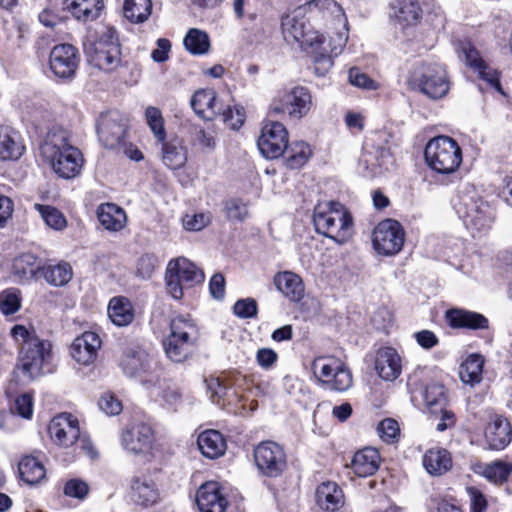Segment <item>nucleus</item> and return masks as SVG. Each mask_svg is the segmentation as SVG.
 Wrapping results in <instances>:
<instances>
[{"label": "nucleus", "instance_id": "nucleus-5", "mask_svg": "<svg viewBox=\"0 0 512 512\" xmlns=\"http://www.w3.org/2000/svg\"><path fill=\"white\" fill-rule=\"evenodd\" d=\"M313 224L318 234L338 244L346 243L353 234V218L339 202L317 204L313 211Z\"/></svg>", "mask_w": 512, "mask_h": 512}, {"label": "nucleus", "instance_id": "nucleus-44", "mask_svg": "<svg viewBox=\"0 0 512 512\" xmlns=\"http://www.w3.org/2000/svg\"><path fill=\"white\" fill-rule=\"evenodd\" d=\"M285 151L287 153L286 166L290 169L302 167L312 154L310 146L304 141L292 142L290 145L287 144Z\"/></svg>", "mask_w": 512, "mask_h": 512}, {"label": "nucleus", "instance_id": "nucleus-11", "mask_svg": "<svg viewBox=\"0 0 512 512\" xmlns=\"http://www.w3.org/2000/svg\"><path fill=\"white\" fill-rule=\"evenodd\" d=\"M456 212L467 229L472 232L488 230L495 219L494 209L487 201L472 196L460 198Z\"/></svg>", "mask_w": 512, "mask_h": 512}, {"label": "nucleus", "instance_id": "nucleus-43", "mask_svg": "<svg viewBox=\"0 0 512 512\" xmlns=\"http://www.w3.org/2000/svg\"><path fill=\"white\" fill-rule=\"evenodd\" d=\"M392 9L394 16L406 24L416 22L421 15V8L417 0H394Z\"/></svg>", "mask_w": 512, "mask_h": 512}, {"label": "nucleus", "instance_id": "nucleus-39", "mask_svg": "<svg viewBox=\"0 0 512 512\" xmlns=\"http://www.w3.org/2000/svg\"><path fill=\"white\" fill-rule=\"evenodd\" d=\"M484 358L479 354L469 355L461 364L459 376L463 383L474 386L481 382Z\"/></svg>", "mask_w": 512, "mask_h": 512}, {"label": "nucleus", "instance_id": "nucleus-57", "mask_svg": "<svg viewBox=\"0 0 512 512\" xmlns=\"http://www.w3.org/2000/svg\"><path fill=\"white\" fill-rule=\"evenodd\" d=\"M89 491V486L86 482L80 479H71L66 482L64 486V494L69 497L84 499Z\"/></svg>", "mask_w": 512, "mask_h": 512}, {"label": "nucleus", "instance_id": "nucleus-15", "mask_svg": "<svg viewBox=\"0 0 512 512\" xmlns=\"http://www.w3.org/2000/svg\"><path fill=\"white\" fill-rule=\"evenodd\" d=\"M255 464L261 474L278 477L286 469V454L282 446L273 441H263L254 449Z\"/></svg>", "mask_w": 512, "mask_h": 512}, {"label": "nucleus", "instance_id": "nucleus-49", "mask_svg": "<svg viewBox=\"0 0 512 512\" xmlns=\"http://www.w3.org/2000/svg\"><path fill=\"white\" fill-rule=\"evenodd\" d=\"M512 472V466L502 461H495L486 465L483 475L491 482L502 484L506 482Z\"/></svg>", "mask_w": 512, "mask_h": 512}, {"label": "nucleus", "instance_id": "nucleus-1", "mask_svg": "<svg viewBox=\"0 0 512 512\" xmlns=\"http://www.w3.org/2000/svg\"><path fill=\"white\" fill-rule=\"evenodd\" d=\"M310 20L346 24L342 7L335 0H310L299 7L293 15L282 19V33L287 43H296L314 54L315 72L324 75L333 65L332 56L341 53L347 41L345 33H338L336 39L326 40Z\"/></svg>", "mask_w": 512, "mask_h": 512}, {"label": "nucleus", "instance_id": "nucleus-26", "mask_svg": "<svg viewBox=\"0 0 512 512\" xmlns=\"http://www.w3.org/2000/svg\"><path fill=\"white\" fill-rule=\"evenodd\" d=\"M222 103L213 89H200L191 98L194 112L205 120H213L221 112Z\"/></svg>", "mask_w": 512, "mask_h": 512}, {"label": "nucleus", "instance_id": "nucleus-32", "mask_svg": "<svg viewBox=\"0 0 512 512\" xmlns=\"http://www.w3.org/2000/svg\"><path fill=\"white\" fill-rule=\"evenodd\" d=\"M422 463L431 476H441L452 468V457L444 448H431L423 455Z\"/></svg>", "mask_w": 512, "mask_h": 512}, {"label": "nucleus", "instance_id": "nucleus-19", "mask_svg": "<svg viewBox=\"0 0 512 512\" xmlns=\"http://www.w3.org/2000/svg\"><path fill=\"white\" fill-rule=\"evenodd\" d=\"M287 143L288 132L285 126L278 121H272L262 128L258 148L264 157L275 159L283 155Z\"/></svg>", "mask_w": 512, "mask_h": 512}, {"label": "nucleus", "instance_id": "nucleus-10", "mask_svg": "<svg viewBox=\"0 0 512 512\" xmlns=\"http://www.w3.org/2000/svg\"><path fill=\"white\" fill-rule=\"evenodd\" d=\"M204 280V274L186 258L170 260L165 273L166 290L176 300L183 297L184 288Z\"/></svg>", "mask_w": 512, "mask_h": 512}, {"label": "nucleus", "instance_id": "nucleus-58", "mask_svg": "<svg viewBox=\"0 0 512 512\" xmlns=\"http://www.w3.org/2000/svg\"><path fill=\"white\" fill-rule=\"evenodd\" d=\"M99 408L107 415H117L122 411V404L113 394L105 393L98 402Z\"/></svg>", "mask_w": 512, "mask_h": 512}, {"label": "nucleus", "instance_id": "nucleus-50", "mask_svg": "<svg viewBox=\"0 0 512 512\" xmlns=\"http://www.w3.org/2000/svg\"><path fill=\"white\" fill-rule=\"evenodd\" d=\"M21 307V299L18 290L6 289L0 292V311L4 315H12Z\"/></svg>", "mask_w": 512, "mask_h": 512}, {"label": "nucleus", "instance_id": "nucleus-6", "mask_svg": "<svg viewBox=\"0 0 512 512\" xmlns=\"http://www.w3.org/2000/svg\"><path fill=\"white\" fill-rule=\"evenodd\" d=\"M88 62L99 70L114 71L121 63V50L114 28H107L97 39L83 44Z\"/></svg>", "mask_w": 512, "mask_h": 512}, {"label": "nucleus", "instance_id": "nucleus-7", "mask_svg": "<svg viewBox=\"0 0 512 512\" xmlns=\"http://www.w3.org/2000/svg\"><path fill=\"white\" fill-rule=\"evenodd\" d=\"M427 166L439 174H452L462 163V150L448 136H437L429 140L424 151Z\"/></svg>", "mask_w": 512, "mask_h": 512}, {"label": "nucleus", "instance_id": "nucleus-22", "mask_svg": "<svg viewBox=\"0 0 512 512\" xmlns=\"http://www.w3.org/2000/svg\"><path fill=\"white\" fill-rule=\"evenodd\" d=\"M196 503L200 512H225L228 500L218 482L202 484L196 493Z\"/></svg>", "mask_w": 512, "mask_h": 512}, {"label": "nucleus", "instance_id": "nucleus-40", "mask_svg": "<svg viewBox=\"0 0 512 512\" xmlns=\"http://www.w3.org/2000/svg\"><path fill=\"white\" fill-rule=\"evenodd\" d=\"M21 479L29 485L39 483L45 478L46 470L36 457L25 456L18 464Z\"/></svg>", "mask_w": 512, "mask_h": 512}, {"label": "nucleus", "instance_id": "nucleus-61", "mask_svg": "<svg viewBox=\"0 0 512 512\" xmlns=\"http://www.w3.org/2000/svg\"><path fill=\"white\" fill-rule=\"evenodd\" d=\"M277 360L278 354L271 348H261L256 352V362L262 369H271Z\"/></svg>", "mask_w": 512, "mask_h": 512}, {"label": "nucleus", "instance_id": "nucleus-51", "mask_svg": "<svg viewBox=\"0 0 512 512\" xmlns=\"http://www.w3.org/2000/svg\"><path fill=\"white\" fill-rule=\"evenodd\" d=\"M377 432L384 442L392 443L400 435L399 424L392 418H386L378 424Z\"/></svg>", "mask_w": 512, "mask_h": 512}, {"label": "nucleus", "instance_id": "nucleus-42", "mask_svg": "<svg viewBox=\"0 0 512 512\" xmlns=\"http://www.w3.org/2000/svg\"><path fill=\"white\" fill-rule=\"evenodd\" d=\"M183 44L192 55H204L210 49V38L205 31L191 28L184 37Z\"/></svg>", "mask_w": 512, "mask_h": 512}, {"label": "nucleus", "instance_id": "nucleus-28", "mask_svg": "<svg viewBox=\"0 0 512 512\" xmlns=\"http://www.w3.org/2000/svg\"><path fill=\"white\" fill-rule=\"evenodd\" d=\"M316 501L321 509L330 512L344 507L345 496L337 483L327 481L317 487Z\"/></svg>", "mask_w": 512, "mask_h": 512}, {"label": "nucleus", "instance_id": "nucleus-47", "mask_svg": "<svg viewBox=\"0 0 512 512\" xmlns=\"http://www.w3.org/2000/svg\"><path fill=\"white\" fill-rule=\"evenodd\" d=\"M34 209L40 214L45 224L56 231H61L67 226V219L63 213L50 205L35 203Z\"/></svg>", "mask_w": 512, "mask_h": 512}, {"label": "nucleus", "instance_id": "nucleus-24", "mask_svg": "<svg viewBox=\"0 0 512 512\" xmlns=\"http://www.w3.org/2000/svg\"><path fill=\"white\" fill-rule=\"evenodd\" d=\"M401 358L392 347H383L377 351L375 370L385 381H393L401 374Z\"/></svg>", "mask_w": 512, "mask_h": 512}, {"label": "nucleus", "instance_id": "nucleus-64", "mask_svg": "<svg viewBox=\"0 0 512 512\" xmlns=\"http://www.w3.org/2000/svg\"><path fill=\"white\" fill-rule=\"evenodd\" d=\"M468 493L471 500V512H484L487 508V500L483 493L476 488H469Z\"/></svg>", "mask_w": 512, "mask_h": 512}, {"label": "nucleus", "instance_id": "nucleus-30", "mask_svg": "<svg viewBox=\"0 0 512 512\" xmlns=\"http://www.w3.org/2000/svg\"><path fill=\"white\" fill-rule=\"evenodd\" d=\"M24 150L19 132L9 126H0V159L17 160Z\"/></svg>", "mask_w": 512, "mask_h": 512}, {"label": "nucleus", "instance_id": "nucleus-4", "mask_svg": "<svg viewBox=\"0 0 512 512\" xmlns=\"http://www.w3.org/2000/svg\"><path fill=\"white\" fill-rule=\"evenodd\" d=\"M170 333L163 340L166 356L175 363L189 359L198 346L199 328L190 314H176L170 320Z\"/></svg>", "mask_w": 512, "mask_h": 512}, {"label": "nucleus", "instance_id": "nucleus-27", "mask_svg": "<svg viewBox=\"0 0 512 512\" xmlns=\"http://www.w3.org/2000/svg\"><path fill=\"white\" fill-rule=\"evenodd\" d=\"M512 429L508 420L502 416H494L485 430V439L489 449L502 450L511 441Z\"/></svg>", "mask_w": 512, "mask_h": 512}, {"label": "nucleus", "instance_id": "nucleus-37", "mask_svg": "<svg viewBox=\"0 0 512 512\" xmlns=\"http://www.w3.org/2000/svg\"><path fill=\"white\" fill-rule=\"evenodd\" d=\"M162 143V160L170 169H180L187 162V148L179 138H173Z\"/></svg>", "mask_w": 512, "mask_h": 512}, {"label": "nucleus", "instance_id": "nucleus-48", "mask_svg": "<svg viewBox=\"0 0 512 512\" xmlns=\"http://www.w3.org/2000/svg\"><path fill=\"white\" fill-rule=\"evenodd\" d=\"M145 119L156 140L163 142L166 138V130L160 109L148 106L145 110Z\"/></svg>", "mask_w": 512, "mask_h": 512}, {"label": "nucleus", "instance_id": "nucleus-36", "mask_svg": "<svg viewBox=\"0 0 512 512\" xmlns=\"http://www.w3.org/2000/svg\"><path fill=\"white\" fill-rule=\"evenodd\" d=\"M466 64L477 69L481 78L486 80L491 87L501 92V84L496 72L488 70L484 61L481 59L479 52L470 44L466 43L462 46Z\"/></svg>", "mask_w": 512, "mask_h": 512}, {"label": "nucleus", "instance_id": "nucleus-16", "mask_svg": "<svg viewBox=\"0 0 512 512\" xmlns=\"http://www.w3.org/2000/svg\"><path fill=\"white\" fill-rule=\"evenodd\" d=\"M96 129L103 146L114 149L124 143L127 119L119 111H109L100 115Z\"/></svg>", "mask_w": 512, "mask_h": 512}, {"label": "nucleus", "instance_id": "nucleus-29", "mask_svg": "<svg viewBox=\"0 0 512 512\" xmlns=\"http://www.w3.org/2000/svg\"><path fill=\"white\" fill-rule=\"evenodd\" d=\"M63 10L82 22L96 20L103 9V0H62Z\"/></svg>", "mask_w": 512, "mask_h": 512}, {"label": "nucleus", "instance_id": "nucleus-9", "mask_svg": "<svg viewBox=\"0 0 512 512\" xmlns=\"http://www.w3.org/2000/svg\"><path fill=\"white\" fill-rule=\"evenodd\" d=\"M311 369L326 389L345 392L352 387V372L341 359L335 356L316 357L312 361Z\"/></svg>", "mask_w": 512, "mask_h": 512}, {"label": "nucleus", "instance_id": "nucleus-38", "mask_svg": "<svg viewBox=\"0 0 512 512\" xmlns=\"http://www.w3.org/2000/svg\"><path fill=\"white\" fill-rule=\"evenodd\" d=\"M97 216L101 225L109 231H119L126 223L125 211L113 203L100 205Z\"/></svg>", "mask_w": 512, "mask_h": 512}, {"label": "nucleus", "instance_id": "nucleus-23", "mask_svg": "<svg viewBox=\"0 0 512 512\" xmlns=\"http://www.w3.org/2000/svg\"><path fill=\"white\" fill-rule=\"evenodd\" d=\"M100 346L101 340L98 334L86 331L73 341L70 354L79 364L89 365L96 359Z\"/></svg>", "mask_w": 512, "mask_h": 512}, {"label": "nucleus", "instance_id": "nucleus-18", "mask_svg": "<svg viewBox=\"0 0 512 512\" xmlns=\"http://www.w3.org/2000/svg\"><path fill=\"white\" fill-rule=\"evenodd\" d=\"M157 471H146L135 474L130 480V497L142 507L156 504L160 499L159 485L155 476Z\"/></svg>", "mask_w": 512, "mask_h": 512}, {"label": "nucleus", "instance_id": "nucleus-33", "mask_svg": "<svg viewBox=\"0 0 512 512\" xmlns=\"http://www.w3.org/2000/svg\"><path fill=\"white\" fill-rule=\"evenodd\" d=\"M107 312L112 323L119 327H125L131 324L135 316L131 301L124 296L111 298Z\"/></svg>", "mask_w": 512, "mask_h": 512}, {"label": "nucleus", "instance_id": "nucleus-60", "mask_svg": "<svg viewBox=\"0 0 512 512\" xmlns=\"http://www.w3.org/2000/svg\"><path fill=\"white\" fill-rule=\"evenodd\" d=\"M349 82L357 87L366 89H375V82L366 74L362 73L358 68H351L348 74Z\"/></svg>", "mask_w": 512, "mask_h": 512}, {"label": "nucleus", "instance_id": "nucleus-63", "mask_svg": "<svg viewBox=\"0 0 512 512\" xmlns=\"http://www.w3.org/2000/svg\"><path fill=\"white\" fill-rule=\"evenodd\" d=\"M156 44L157 48L152 51L151 58L157 63H163L169 58L171 42L166 38H159Z\"/></svg>", "mask_w": 512, "mask_h": 512}, {"label": "nucleus", "instance_id": "nucleus-55", "mask_svg": "<svg viewBox=\"0 0 512 512\" xmlns=\"http://www.w3.org/2000/svg\"><path fill=\"white\" fill-rule=\"evenodd\" d=\"M211 219L210 213L187 214L183 217V226L187 230L199 231L205 228L211 222Z\"/></svg>", "mask_w": 512, "mask_h": 512}, {"label": "nucleus", "instance_id": "nucleus-14", "mask_svg": "<svg viewBox=\"0 0 512 512\" xmlns=\"http://www.w3.org/2000/svg\"><path fill=\"white\" fill-rule=\"evenodd\" d=\"M310 91L303 86H296L286 92L280 99L274 100L270 107L273 114H287L291 119L305 117L312 107Z\"/></svg>", "mask_w": 512, "mask_h": 512}, {"label": "nucleus", "instance_id": "nucleus-59", "mask_svg": "<svg viewBox=\"0 0 512 512\" xmlns=\"http://www.w3.org/2000/svg\"><path fill=\"white\" fill-rule=\"evenodd\" d=\"M12 411L23 418L30 419L33 413L32 397L29 394H22L15 399Z\"/></svg>", "mask_w": 512, "mask_h": 512}, {"label": "nucleus", "instance_id": "nucleus-45", "mask_svg": "<svg viewBox=\"0 0 512 512\" xmlns=\"http://www.w3.org/2000/svg\"><path fill=\"white\" fill-rule=\"evenodd\" d=\"M152 10L151 0H125L124 16L133 23H142L148 19Z\"/></svg>", "mask_w": 512, "mask_h": 512}, {"label": "nucleus", "instance_id": "nucleus-52", "mask_svg": "<svg viewBox=\"0 0 512 512\" xmlns=\"http://www.w3.org/2000/svg\"><path fill=\"white\" fill-rule=\"evenodd\" d=\"M219 115H221L223 121L234 130L239 129L245 120V112L242 108L224 107L223 104L221 105Z\"/></svg>", "mask_w": 512, "mask_h": 512}, {"label": "nucleus", "instance_id": "nucleus-41", "mask_svg": "<svg viewBox=\"0 0 512 512\" xmlns=\"http://www.w3.org/2000/svg\"><path fill=\"white\" fill-rule=\"evenodd\" d=\"M424 402L429 414L437 416L439 411L447 407L445 387L438 383L427 385L424 391Z\"/></svg>", "mask_w": 512, "mask_h": 512}, {"label": "nucleus", "instance_id": "nucleus-25", "mask_svg": "<svg viewBox=\"0 0 512 512\" xmlns=\"http://www.w3.org/2000/svg\"><path fill=\"white\" fill-rule=\"evenodd\" d=\"M446 320L452 328L484 330L489 328V320L481 313L460 308L446 311Z\"/></svg>", "mask_w": 512, "mask_h": 512}, {"label": "nucleus", "instance_id": "nucleus-31", "mask_svg": "<svg viewBox=\"0 0 512 512\" xmlns=\"http://www.w3.org/2000/svg\"><path fill=\"white\" fill-rule=\"evenodd\" d=\"M379 452L371 447H366L356 452L351 460V468L359 477L373 475L379 468Z\"/></svg>", "mask_w": 512, "mask_h": 512}, {"label": "nucleus", "instance_id": "nucleus-46", "mask_svg": "<svg viewBox=\"0 0 512 512\" xmlns=\"http://www.w3.org/2000/svg\"><path fill=\"white\" fill-rule=\"evenodd\" d=\"M44 279L53 286H63L72 278V268L68 263H59L42 268Z\"/></svg>", "mask_w": 512, "mask_h": 512}, {"label": "nucleus", "instance_id": "nucleus-62", "mask_svg": "<svg viewBox=\"0 0 512 512\" xmlns=\"http://www.w3.org/2000/svg\"><path fill=\"white\" fill-rule=\"evenodd\" d=\"M194 139L203 147L214 149L216 146V139L212 130H205L201 127H194Z\"/></svg>", "mask_w": 512, "mask_h": 512}, {"label": "nucleus", "instance_id": "nucleus-20", "mask_svg": "<svg viewBox=\"0 0 512 512\" xmlns=\"http://www.w3.org/2000/svg\"><path fill=\"white\" fill-rule=\"evenodd\" d=\"M79 62L78 50L71 44H58L52 48L49 55L50 70L60 79L73 78Z\"/></svg>", "mask_w": 512, "mask_h": 512}, {"label": "nucleus", "instance_id": "nucleus-3", "mask_svg": "<svg viewBox=\"0 0 512 512\" xmlns=\"http://www.w3.org/2000/svg\"><path fill=\"white\" fill-rule=\"evenodd\" d=\"M40 155L53 172L63 179L75 178L84 165V157L71 143L69 131L59 126H54L47 132L40 145Z\"/></svg>", "mask_w": 512, "mask_h": 512}, {"label": "nucleus", "instance_id": "nucleus-34", "mask_svg": "<svg viewBox=\"0 0 512 512\" xmlns=\"http://www.w3.org/2000/svg\"><path fill=\"white\" fill-rule=\"evenodd\" d=\"M197 444L203 456L209 459L222 456L227 448L223 435L217 430H206L200 433Z\"/></svg>", "mask_w": 512, "mask_h": 512}, {"label": "nucleus", "instance_id": "nucleus-54", "mask_svg": "<svg viewBox=\"0 0 512 512\" xmlns=\"http://www.w3.org/2000/svg\"><path fill=\"white\" fill-rule=\"evenodd\" d=\"M233 312L242 319L254 318L258 312L257 302L253 298L240 299L234 304Z\"/></svg>", "mask_w": 512, "mask_h": 512}, {"label": "nucleus", "instance_id": "nucleus-8", "mask_svg": "<svg viewBox=\"0 0 512 512\" xmlns=\"http://www.w3.org/2000/svg\"><path fill=\"white\" fill-rule=\"evenodd\" d=\"M411 89L437 100L449 91V80L445 68L436 63H423L414 68L408 78Z\"/></svg>", "mask_w": 512, "mask_h": 512}, {"label": "nucleus", "instance_id": "nucleus-13", "mask_svg": "<svg viewBox=\"0 0 512 512\" xmlns=\"http://www.w3.org/2000/svg\"><path fill=\"white\" fill-rule=\"evenodd\" d=\"M404 240V229L394 219L381 221L373 231V247L380 255L393 256L399 253L404 245Z\"/></svg>", "mask_w": 512, "mask_h": 512}, {"label": "nucleus", "instance_id": "nucleus-56", "mask_svg": "<svg viewBox=\"0 0 512 512\" xmlns=\"http://www.w3.org/2000/svg\"><path fill=\"white\" fill-rule=\"evenodd\" d=\"M225 211L227 218L231 220L243 221L248 216L247 206L240 199L228 200Z\"/></svg>", "mask_w": 512, "mask_h": 512}, {"label": "nucleus", "instance_id": "nucleus-35", "mask_svg": "<svg viewBox=\"0 0 512 512\" xmlns=\"http://www.w3.org/2000/svg\"><path fill=\"white\" fill-rule=\"evenodd\" d=\"M277 289L291 301L298 302L304 296L302 279L295 273L284 271L274 277Z\"/></svg>", "mask_w": 512, "mask_h": 512}, {"label": "nucleus", "instance_id": "nucleus-53", "mask_svg": "<svg viewBox=\"0 0 512 512\" xmlns=\"http://www.w3.org/2000/svg\"><path fill=\"white\" fill-rule=\"evenodd\" d=\"M158 265V259L154 254H143L137 260L136 273L137 276L148 279L152 276Z\"/></svg>", "mask_w": 512, "mask_h": 512}, {"label": "nucleus", "instance_id": "nucleus-2", "mask_svg": "<svg viewBox=\"0 0 512 512\" xmlns=\"http://www.w3.org/2000/svg\"><path fill=\"white\" fill-rule=\"evenodd\" d=\"M11 336L19 347L14 376L30 382L42 375L52 359L51 342L40 338L34 329L23 325L12 327Z\"/></svg>", "mask_w": 512, "mask_h": 512}, {"label": "nucleus", "instance_id": "nucleus-12", "mask_svg": "<svg viewBox=\"0 0 512 512\" xmlns=\"http://www.w3.org/2000/svg\"><path fill=\"white\" fill-rule=\"evenodd\" d=\"M120 366L126 375L138 378L148 389L160 382L159 376L153 371L155 362L144 350H126L120 360Z\"/></svg>", "mask_w": 512, "mask_h": 512}, {"label": "nucleus", "instance_id": "nucleus-21", "mask_svg": "<svg viewBox=\"0 0 512 512\" xmlns=\"http://www.w3.org/2000/svg\"><path fill=\"white\" fill-rule=\"evenodd\" d=\"M48 433L57 445L72 447L80 436L78 420L69 413H61L50 421Z\"/></svg>", "mask_w": 512, "mask_h": 512}, {"label": "nucleus", "instance_id": "nucleus-17", "mask_svg": "<svg viewBox=\"0 0 512 512\" xmlns=\"http://www.w3.org/2000/svg\"><path fill=\"white\" fill-rule=\"evenodd\" d=\"M154 443V431L146 423H135L125 429L121 435L122 447L126 452L135 456L151 454Z\"/></svg>", "mask_w": 512, "mask_h": 512}]
</instances>
